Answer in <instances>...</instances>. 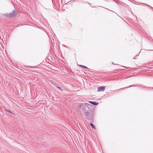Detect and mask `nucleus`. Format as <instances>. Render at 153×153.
<instances>
[{
  "label": "nucleus",
  "mask_w": 153,
  "mask_h": 153,
  "mask_svg": "<svg viewBox=\"0 0 153 153\" xmlns=\"http://www.w3.org/2000/svg\"><path fill=\"white\" fill-rule=\"evenodd\" d=\"M86 117L87 119L89 121H92L94 120V111L91 109H88L85 112Z\"/></svg>",
  "instance_id": "nucleus-1"
},
{
  "label": "nucleus",
  "mask_w": 153,
  "mask_h": 153,
  "mask_svg": "<svg viewBox=\"0 0 153 153\" xmlns=\"http://www.w3.org/2000/svg\"><path fill=\"white\" fill-rule=\"evenodd\" d=\"M17 11L15 10L13 11L8 14L7 15V16L8 18H12L15 17L17 15Z\"/></svg>",
  "instance_id": "nucleus-2"
},
{
  "label": "nucleus",
  "mask_w": 153,
  "mask_h": 153,
  "mask_svg": "<svg viewBox=\"0 0 153 153\" xmlns=\"http://www.w3.org/2000/svg\"><path fill=\"white\" fill-rule=\"evenodd\" d=\"M105 87L104 86H100L97 88V91H104L105 90Z\"/></svg>",
  "instance_id": "nucleus-3"
},
{
  "label": "nucleus",
  "mask_w": 153,
  "mask_h": 153,
  "mask_svg": "<svg viewBox=\"0 0 153 153\" xmlns=\"http://www.w3.org/2000/svg\"><path fill=\"white\" fill-rule=\"evenodd\" d=\"M53 85H55L57 88L60 90V91H62L61 88L59 86V85L56 82H53Z\"/></svg>",
  "instance_id": "nucleus-4"
},
{
  "label": "nucleus",
  "mask_w": 153,
  "mask_h": 153,
  "mask_svg": "<svg viewBox=\"0 0 153 153\" xmlns=\"http://www.w3.org/2000/svg\"><path fill=\"white\" fill-rule=\"evenodd\" d=\"M89 102L91 104L93 105H97L98 104L97 102H96L95 101H89Z\"/></svg>",
  "instance_id": "nucleus-5"
},
{
  "label": "nucleus",
  "mask_w": 153,
  "mask_h": 153,
  "mask_svg": "<svg viewBox=\"0 0 153 153\" xmlns=\"http://www.w3.org/2000/svg\"><path fill=\"white\" fill-rule=\"evenodd\" d=\"M90 125L92 127V128L94 129H96V128L95 126L92 123H90Z\"/></svg>",
  "instance_id": "nucleus-6"
},
{
  "label": "nucleus",
  "mask_w": 153,
  "mask_h": 153,
  "mask_svg": "<svg viewBox=\"0 0 153 153\" xmlns=\"http://www.w3.org/2000/svg\"><path fill=\"white\" fill-rule=\"evenodd\" d=\"M78 66H79V67H83L84 68H87V69H88V68L86 66H84V65H78Z\"/></svg>",
  "instance_id": "nucleus-7"
},
{
  "label": "nucleus",
  "mask_w": 153,
  "mask_h": 153,
  "mask_svg": "<svg viewBox=\"0 0 153 153\" xmlns=\"http://www.w3.org/2000/svg\"><path fill=\"white\" fill-rule=\"evenodd\" d=\"M133 86V85H131L129 86V87H125V88H120V89H118V90H122V89H124V88H130V87H132Z\"/></svg>",
  "instance_id": "nucleus-8"
},
{
  "label": "nucleus",
  "mask_w": 153,
  "mask_h": 153,
  "mask_svg": "<svg viewBox=\"0 0 153 153\" xmlns=\"http://www.w3.org/2000/svg\"><path fill=\"white\" fill-rule=\"evenodd\" d=\"M82 106V104L80 103L78 105L77 107H78V108H80Z\"/></svg>",
  "instance_id": "nucleus-9"
},
{
  "label": "nucleus",
  "mask_w": 153,
  "mask_h": 153,
  "mask_svg": "<svg viewBox=\"0 0 153 153\" xmlns=\"http://www.w3.org/2000/svg\"><path fill=\"white\" fill-rule=\"evenodd\" d=\"M5 111L7 112H8V113H9L10 114H13V113L12 112H11L10 110H7V109L5 110Z\"/></svg>",
  "instance_id": "nucleus-10"
},
{
  "label": "nucleus",
  "mask_w": 153,
  "mask_h": 153,
  "mask_svg": "<svg viewBox=\"0 0 153 153\" xmlns=\"http://www.w3.org/2000/svg\"><path fill=\"white\" fill-rule=\"evenodd\" d=\"M88 108V107H85V108H84L85 110H86V109H85V108Z\"/></svg>",
  "instance_id": "nucleus-11"
},
{
  "label": "nucleus",
  "mask_w": 153,
  "mask_h": 153,
  "mask_svg": "<svg viewBox=\"0 0 153 153\" xmlns=\"http://www.w3.org/2000/svg\"><path fill=\"white\" fill-rule=\"evenodd\" d=\"M150 51H153V50H151Z\"/></svg>",
  "instance_id": "nucleus-12"
}]
</instances>
